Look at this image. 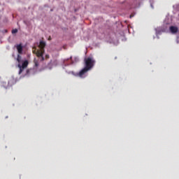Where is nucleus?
<instances>
[{"mask_svg":"<svg viewBox=\"0 0 179 179\" xmlns=\"http://www.w3.org/2000/svg\"><path fill=\"white\" fill-rule=\"evenodd\" d=\"M45 45H46L45 42L41 41H40V44L38 45L39 49L37 50V51H34V53H36V56L38 58V59H34V65L36 68L39 65L38 61H41V62H43V61H45L43 54L45 53L44 48H45Z\"/></svg>","mask_w":179,"mask_h":179,"instance_id":"1","label":"nucleus"},{"mask_svg":"<svg viewBox=\"0 0 179 179\" xmlns=\"http://www.w3.org/2000/svg\"><path fill=\"white\" fill-rule=\"evenodd\" d=\"M95 64V60L92 57H87L85 59V68L88 71H90Z\"/></svg>","mask_w":179,"mask_h":179,"instance_id":"2","label":"nucleus"},{"mask_svg":"<svg viewBox=\"0 0 179 179\" xmlns=\"http://www.w3.org/2000/svg\"><path fill=\"white\" fill-rule=\"evenodd\" d=\"M29 64V62L27 60H25L24 62H22V65L20 64H18L17 66L20 69V71L19 73L20 75V73H22V72H23L24 69H26V68H27Z\"/></svg>","mask_w":179,"mask_h":179,"instance_id":"3","label":"nucleus"},{"mask_svg":"<svg viewBox=\"0 0 179 179\" xmlns=\"http://www.w3.org/2000/svg\"><path fill=\"white\" fill-rule=\"evenodd\" d=\"M88 69H85V67H84L78 74V76L79 78H85L86 76V73L88 72Z\"/></svg>","mask_w":179,"mask_h":179,"instance_id":"4","label":"nucleus"},{"mask_svg":"<svg viewBox=\"0 0 179 179\" xmlns=\"http://www.w3.org/2000/svg\"><path fill=\"white\" fill-rule=\"evenodd\" d=\"M15 47L17 48L19 54H22L23 47L22 44L16 45Z\"/></svg>","mask_w":179,"mask_h":179,"instance_id":"5","label":"nucleus"},{"mask_svg":"<svg viewBox=\"0 0 179 179\" xmlns=\"http://www.w3.org/2000/svg\"><path fill=\"white\" fill-rule=\"evenodd\" d=\"M169 30H171V32L176 34L178 31V28L174 26H171V27H169Z\"/></svg>","mask_w":179,"mask_h":179,"instance_id":"6","label":"nucleus"},{"mask_svg":"<svg viewBox=\"0 0 179 179\" xmlns=\"http://www.w3.org/2000/svg\"><path fill=\"white\" fill-rule=\"evenodd\" d=\"M17 61L18 64H21L22 62V57L19 54L17 55Z\"/></svg>","mask_w":179,"mask_h":179,"instance_id":"7","label":"nucleus"},{"mask_svg":"<svg viewBox=\"0 0 179 179\" xmlns=\"http://www.w3.org/2000/svg\"><path fill=\"white\" fill-rule=\"evenodd\" d=\"M17 32V29H15L12 30V34H16Z\"/></svg>","mask_w":179,"mask_h":179,"instance_id":"8","label":"nucleus"},{"mask_svg":"<svg viewBox=\"0 0 179 179\" xmlns=\"http://www.w3.org/2000/svg\"><path fill=\"white\" fill-rule=\"evenodd\" d=\"M49 58H50L49 55H45V59H49Z\"/></svg>","mask_w":179,"mask_h":179,"instance_id":"9","label":"nucleus"},{"mask_svg":"<svg viewBox=\"0 0 179 179\" xmlns=\"http://www.w3.org/2000/svg\"><path fill=\"white\" fill-rule=\"evenodd\" d=\"M48 40H51V37H50V38H48Z\"/></svg>","mask_w":179,"mask_h":179,"instance_id":"10","label":"nucleus"},{"mask_svg":"<svg viewBox=\"0 0 179 179\" xmlns=\"http://www.w3.org/2000/svg\"><path fill=\"white\" fill-rule=\"evenodd\" d=\"M132 17H133V16L131 15H130V17L131 18Z\"/></svg>","mask_w":179,"mask_h":179,"instance_id":"11","label":"nucleus"}]
</instances>
